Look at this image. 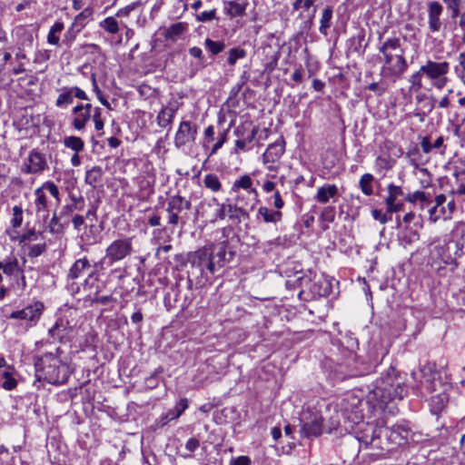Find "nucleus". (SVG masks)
<instances>
[{"instance_id": "f257e3e1", "label": "nucleus", "mask_w": 465, "mask_h": 465, "mask_svg": "<svg viewBox=\"0 0 465 465\" xmlns=\"http://www.w3.org/2000/svg\"><path fill=\"white\" fill-rule=\"evenodd\" d=\"M235 254V248L228 240H223L189 253L187 260L189 265L187 270V292L182 296L178 283L173 288V302L178 303L177 306L180 310L187 309L194 299L192 290L202 287L216 273H220L222 269L233 260Z\"/></svg>"}, {"instance_id": "f03ea898", "label": "nucleus", "mask_w": 465, "mask_h": 465, "mask_svg": "<svg viewBox=\"0 0 465 465\" xmlns=\"http://www.w3.org/2000/svg\"><path fill=\"white\" fill-rule=\"evenodd\" d=\"M407 394L405 378L393 367L382 373L371 385L367 401L374 408L384 410L391 402L401 401Z\"/></svg>"}, {"instance_id": "7ed1b4c3", "label": "nucleus", "mask_w": 465, "mask_h": 465, "mask_svg": "<svg viewBox=\"0 0 465 465\" xmlns=\"http://www.w3.org/2000/svg\"><path fill=\"white\" fill-rule=\"evenodd\" d=\"M46 352L34 357L35 378L38 381H46L53 385H60L66 382L70 376L69 366L64 362L57 352Z\"/></svg>"}, {"instance_id": "20e7f679", "label": "nucleus", "mask_w": 465, "mask_h": 465, "mask_svg": "<svg viewBox=\"0 0 465 465\" xmlns=\"http://www.w3.org/2000/svg\"><path fill=\"white\" fill-rule=\"evenodd\" d=\"M378 50L383 56V70H386L389 75L401 77L407 71L409 64L399 37L385 39Z\"/></svg>"}, {"instance_id": "39448f33", "label": "nucleus", "mask_w": 465, "mask_h": 465, "mask_svg": "<svg viewBox=\"0 0 465 465\" xmlns=\"http://www.w3.org/2000/svg\"><path fill=\"white\" fill-rule=\"evenodd\" d=\"M295 284L302 288L299 296L305 294L308 291L307 295L310 299L325 297L331 292L330 280L323 276L319 278L314 277L313 281L308 275L298 276L295 279Z\"/></svg>"}, {"instance_id": "423d86ee", "label": "nucleus", "mask_w": 465, "mask_h": 465, "mask_svg": "<svg viewBox=\"0 0 465 465\" xmlns=\"http://www.w3.org/2000/svg\"><path fill=\"white\" fill-rule=\"evenodd\" d=\"M191 207L190 200L180 194L171 195L167 199L166 207L168 223L173 227L179 223L184 224L187 220V213L191 210Z\"/></svg>"}, {"instance_id": "0eeeda50", "label": "nucleus", "mask_w": 465, "mask_h": 465, "mask_svg": "<svg viewBox=\"0 0 465 465\" xmlns=\"http://www.w3.org/2000/svg\"><path fill=\"white\" fill-rule=\"evenodd\" d=\"M132 238L125 237L116 239L112 242L105 249V255L104 261L109 265L120 262L130 256L133 252Z\"/></svg>"}, {"instance_id": "6e6552de", "label": "nucleus", "mask_w": 465, "mask_h": 465, "mask_svg": "<svg viewBox=\"0 0 465 465\" xmlns=\"http://www.w3.org/2000/svg\"><path fill=\"white\" fill-rule=\"evenodd\" d=\"M44 310V304L36 302L22 310L15 311L9 315V319L17 320L18 323L25 330L36 324Z\"/></svg>"}, {"instance_id": "1a4fd4ad", "label": "nucleus", "mask_w": 465, "mask_h": 465, "mask_svg": "<svg viewBox=\"0 0 465 465\" xmlns=\"http://www.w3.org/2000/svg\"><path fill=\"white\" fill-rule=\"evenodd\" d=\"M302 433L306 438L318 437L322 432V418L316 411H304L300 420Z\"/></svg>"}, {"instance_id": "9d476101", "label": "nucleus", "mask_w": 465, "mask_h": 465, "mask_svg": "<svg viewBox=\"0 0 465 465\" xmlns=\"http://www.w3.org/2000/svg\"><path fill=\"white\" fill-rule=\"evenodd\" d=\"M197 135L196 124L190 121H182L174 135V145L180 149L187 143H193Z\"/></svg>"}, {"instance_id": "9b49d317", "label": "nucleus", "mask_w": 465, "mask_h": 465, "mask_svg": "<svg viewBox=\"0 0 465 465\" xmlns=\"http://www.w3.org/2000/svg\"><path fill=\"white\" fill-rule=\"evenodd\" d=\"M225 203H220L217 198L213 197L202 203V216L210 223L225 219Z\"/></svg>"}, {"instance_id": "f8f14e48", "label": "nucleus", "mask_w": 465, "mask_h": 465, "mask_svg": "<svg viewBox=\"0 0 465 465\" xmlns=\"http://www.w3.org/2000/svg\"><path fill=\"white\" fill-rule=\"evenodd\" d=\"M91 267L90 261L86 257L76 260L68 271L66 275L67 287L72 292H78L80 286L74 282L82 274Z\"/></svg>"}, {"instance_id": "ddd939ff", "label": "nucleus", "mask_w": 465, "mask_h": 465, "mask_svg": "<svg viewBox=\"0 0 465 465\" xmlns=\"http://www.w3.org/2000/svg\"><path fill=\"white\" fill-rule=\"evenodd\" d=\"M48 169L45 154L33 150L30 152L27 161L23 164L21 170L24 173H39Z\"/></svg>"}, {"instance_id": "4468645a", "label": "nucleus", "mask_w": 465, "mask_h": 465, "mask_svg": "<svg viewBox=\"0 0 465 465\" xmlns=\"http://www.w3.org/2000/svg\"><path fill=\"white\" fill-rule=\"evenodd\" d=\"M240 201L241 196L237 195L236 203H231L229 199L225 202V217H228L232 223L236 224L250 218L249 212L239 204Z\"/></svg>"}, {"instance_id": "2eb2a0df", "label": "nucleus", "mask_w": 465, "mask_h": 465, "mask_svg": "<svg viewBox=\"0 0 465 465\" xmlns=\"http://www.w3.org/2000/svg\"><path fill=\"white\" fill-rule=\"evenodd\" d=\"M449 71L450 64L446 61L434 62L428 60L425 64L420 66V73H424V75H426L431 81L435 78H440L443 75H446Z\"/></svg>"}, {"instance_id": "dca6fc26", "label": "nucleus", "mask_w": 465, "mask_h": 465, "mask_svg": "<svg viewBox=\"0 0 465 465\" xmlns=\"http://www.w3.org/2000/svg\"><path fill=\"white\" fill-rule=\"evenodd\" d=\"M381 433L389 436L394 441L399 440L398 443L401 444V440H405L408 438L409 428L401 424L393 425L391 428H379L373 430L371 441H372L375 437L379 438Z\"/></svg>"}, {"instance_id": "f3484780", "label": "nucleus", "mask_w": 465, "mask_h": 465, "mask_svg": "<svg viewBox=\"0 0 465 465\" xmlns=\"http://www.w3.org/2000/svg\"><path fill=\"white\" fill-rule=\"evenodd\" d=\"M285 152V141L281 136L276 142L268 145L266 151L262 154L264 163H274L278 162Z\"/></svg>"}, {"instance_id": "a211bd4d", "label": "nucleus", "mask_w": 465, "mask_h": 465, "mask_svg": "<svg viewBox=\"0 0 465 465\" xmlns=\"http://www.w3.org/2000/svg\"><path fill=\"white\" fill-rule=\"evenodd\" d=\"M442 11L443 7L439 2L431 1L428 4V24L430 32L437 33L440 30Z\"/></svg>"}, {"instance_id": "6ab92c4d", "label": "nucleus", "mask_w": 465, "mask_h": 465, "mask_svg": "<svg viewBox=\"0 0 465 465\" xmlns=\"http://www.w3.org/2000/svg\"><path fill=\"white\" fill-rule=\"evenodd\" d=\"M420 386L425 389L427 392H433L437 391V386L440 385L438 380V372L432 370L430 366H424L421 370Z\"/></svg>"}, {"instance_id": "aec40b11", "label": "nucleus", "mask_w": 465, "mask_h": 465, "mask_svg": "<svg viewBox=\"0 0 465 465\" xmlns=\"http://www.w3.org/2000/svg\"><path fill=\"white\" fill-rule=\"evenodd\" d=\"M338 196V187L335 184L325 183L318 188L314 199L320 203H327L331 199H335Z\"/></svg>"}, {"instance_id": "412c9836", "label": "nucleus", "mask_w": 465, "mask_h": 465, "mask_svg": "<svg viewBox=\"0 0 465 465\" xmlns=\"http://www.w3.org/2000/svg\"><path fill=\"white\" fill-rule=\"evenodd\" d=\"M92 114L88 112L81 111L77 109L75 105L72 109V127L78 132H82L85 129L87 123L91 120Z\"/></svg>"}, {"instance_id": "4be33fe9", "label": "nucleus", "mask_w": 465, "mask_h": 465, "mask_svg": "<svg viewBox=\"0 0 465 465\" xmlns=\"http://www.w3.org/2000/svg\"><path fill=\"white\" fill-rule=\"evenodd\" d=\"M35 212L38 217H42L43 220H46L49 216V203L45 193L42 192V189L35 190Z\"/></svg>"}, {"instance_id": "5701e85b", "label": "nucleus", "mask_w": 465, "mask_h": 465, "mask_svg": "<svg viewBox=\"0 0 465 465\" xmlns=\"http://www.w3.org/2000/svg\"><path fill=\"white\" fill-rule=\"evenodd\" d=\"M260 219L263 223L276 224L282 221V213L278 210H272L266 206H261L257 212V220Z\"/></svg>"}, {"instance_id": "b1692460", "label": "nucleus", "mask_w": 465, "mask_h": 465, "mask_svg": "<svg viewBox=\"0 0 465 465\" xmlns=\"http://www.w3.org/2000/svg\"><path fill=\"white\" fill-rule=\"evenodd\" d=\"M0 268L3 273L11 278L15 277L23 269L15 256H8L0 262Z\"/></svg>"}, {"instance_id": "393cba45", "label": "nucleus", "mask_w": 465, "mask_h": 465, "mask_svg": "<svg viewBox=\"0 0 465 465\" xmlns=\"http://www.w3.org/2000/svg\"><path fill=\"white\" fill-rule=\"evenodd\" d=\"M239 189L245 190L249 194L253 195L255 200L258 197V192L254 187H252V180L248 174H245L233 182L232 191L237 192Z\"/></svg>"}, {"instance_id": "a878e982", "label": "nucleus", "mask_w": 465, "mask_h": 465, "mask_svg": "<svg viewBox=\"0 0 465 465\" xmlns=\"http://www.w3.org/2000/svg\"><path fill=\"white\" fill-rule=\"evenodd\" d=\"M64 29V25L61 21H55L54 24L50 27L47 34V43L52 45L61 46L62 42L60 41L59 34Z\"/></svg>"}, {"instance_id": "bb28decb", "label": "nucleus", "mask_w": 465, "mask_h": 465, "mask_svg": "<svg viewBox=\"0 0 465 465\" xmlns=\"http://www.w3.org/2000/svg\"><path fill=\"white\" fill-rule=\"evenodd\" d=\"M94 18V8L91 6L85 7L80 12L74 19V24L80 30H83L87 24Z\"/></svg>"}, {"instance_id": "cd10ccee", "label": "nucleus", "mask_w": 465, "mask_h": 465, "mask_svg": "<svg viewBox=\"0 0 465 465\" xmlns=\"http://www.w3.org/2000/svg\"><path fill=\"white\" fill-rule=\"evenodd\" d=\"M332 14L333 8L331 5H327L322 13L319 31L325 36L328 35V30L331 26Z\"/></svg>"}, {"instance_id": "c85d7f7f", "label": "nucleus", "mask_w": 465, "mask_h": 465, "mask_svg": "<svg viewBox=\"0 0 465 465\" xmlns=\"http://www.w3.org/2000/svg\"><path fill=\"white\" fill-rule=\"evenodd\" d=\"M176 113V108L173 107H163L158 114L156 117V121L159 126L166 127L170 125L173 120V117Z\"/></svg>"}, {"instance_id": "c756f323", "label": "nucleus", "mask_w": 465, "mask_h": 465, "mask_svg": "<svg viewBox=\"0 0 465 465\" xmlns=\"http://www.w3.org/2000/svg\"><path fill=\"white\" fill-rule=\"evenodd\" d=\"M103 174L104 171L102 167L94 166L92 169L86 172L84 181L93 188H96L98 183L102 182Z\"/></svg>"}, {"instance_id": "7c9ffc66", "label": "nucleus", "mask_w": 465, "mask_h": 465, "mask_svg": "<svg viewBox=\"0 0 465 465\" xmlns=\"http://www.w3.org/2000/svg\"><path fill=\"white\" fill-rule=\"evenodd\" d=\"M186 29L187 25L185 23H175L165 29L164 37L167 40L175 41Z\"/></svg>"}, {"instance_id": "2f4dec72", "label": "nucleus", "mask_w": 465, "mask_h": 465, "mask_svg": "<svg viewBox=\"0 0 465 465\" xmlns=\"http://www.w3.org/2000/svg\"><path fill=\"white\" fill-rule=\"evenodd\" d=\"M373 182L374 176L371 173H367L361 175L359 181V187L364 195L371 196L373 194Z\"/></svg>"}, {"instance_id": "473e14b6", "label": "nucleus", "mask_w": 465, "mask_h": 465, "mask_svg": "<svg viewBox=\"0 0 465 465\" xmlns=\"http://www.w3.org/2000/svg\"><path fill=\"white\" fill-rule=\"evenodd\" d=\"M82 32L78 27L72 24L64 35L62 45L66 48H71L78 35Z\"/></svg>"}, {"instance_id": "72a5a7b5", "label": "nucleus", "mask_w": 465, "mask_h": 465, "mask_svg": "<svg viewBox=\"0 0 465 465\" xmlns=\"http://www.w3.org/2000/svg\"><path fill=\"white\" fill-rule=\"evenodd\" d=\"M63 143L66 148L73 150L74 153H80L84 148V141L78 136H66L64 138Z\"/></svg>"}, {"instance_id": "f704fd0d", "label": "nucleus", "mask_w": 465, "mask_h": 465, "mask_svg": "<svg viewBox=\"0 0 465 465\" xmlns=\"http://www.w3.org/2000/svg\"><path fill=\"white\" fill-rule=\"evenodd\" d=\"M227 55H228L227 56V64L230 66H233V65H235V64L237 63L238 60L243 59L246 57L247 51L245 49L242 48L241 46H236V47L231 48L227 52Z\"/></svg>"}, {"instance_id": "c9c22d12", "label": "nucleus", "mask_w": 465, "mask_h": 465, "mask_svg": "<svg viewBox=\"0 0 465 465\" xmlns=\"http://www.w3.org/2000/svg\"><path fill=\"white\" fill-rule=\"evenodd\" d=\"M49 231L53 234H62L67 226L64 224L57 213L54 212L48 223Z\"/></svg>"}, {"instance_id": "e433bc0d", "label": "nucleus", "mask_w": 465, "mask_h": 465, "mask_svg": "<svg viewBox=\"0 0 465 465\" xmlns=\"http://www.w3.org/2000/svg\"><path fill=\"white\" fill-rule=\"evenodd\" d=\"M204 46L212 55H217L225 49L226 45L223 41H213L210 38H206Z\"/></svg>"}, {"instance_id": "4c0bfd02", "label": "nucleus", "mask_w": 465, "mask_h": 465, "mask_svg": "<svg viewBox=\"0 0 465 465\" xmlns=\"http://www.w3.org/2000/svg\"><path fill=\"white\" fill-rule=\"evenodd\" d=\"M74 101V97L71 92L70 87H64L62 89V93L58 95L55 101V105L57 107H66L71 104Z\"/></svg>"}, {"instance_id": "58836bf2", "label": "nucleus", "mask_w": 465, "mask_h": 465, "mask_svg": "<svg viewBox=\"0 0 465 465\" xmlns=\"http://www.w3.org/2000/svg\"><path fill=\"white\" fill-rule=\"evenodd\" d=\"M23 249L29 257L35 258L45 252L46 249V244L45 242L35 244H25L23 246Z\"/></svg>"}, {"instance_id": "ea45409f", "label": "nucleus", "mask_w": 465, "mask_h": 465, "mask_svg": "<svg viewBox=\"0 0 465 465\" xmlns=\"http://www.w3.org/2000/svg\"><path fill=\"white\" fill-rule=\"evenodd\" d=\"M203 182V185L212 192H219L222 189V183L214 173L206 174Z\"/></svg>"}, {"instance_id": "a19ab883", "label": "nucleus", "mask_w": 465, "mask_h": 465, "mask_svg": "<svg viewBox=\"0 0 465 465\" xmlns=\"http://www.w3.org/2000/svg\"><path fill=\"white\" fill-rule=\"evenodd\" d=\"M387 193L388 195L385 198V203L396 202L399 197L405 196L402 188L399 185H395L394 183H390L387 186Z\"/></svg>"}, {"instance_id": "79ce46f5", "label": "nucleus", "mask_w": 465, "mask_h": 465, "mask_svg": "<svg viewBox=\"0 0 465 465\" xmlns=\"http://www.w3.org/2000/svg\"><path fill=\"white\" fill-rule=\"evenodd\" d=\"M99 26L109 34H116L119 31V25L113 16L106 17L99 23Z\"/></svg>"}, {"instance_id": "37998d69", "label": "nucleus", "mask_w": 465, "mask_h": 465, "mask_svg": "<svg viewBox=\"0 0 465 465\" xmlns=\"http://www.w3.org/2000/svg\"><path fill=\"white\" fill-rule=\"evenodd\" d=\"M188 408V401L186 398L181 399L176 405L168 411L171 419L179 418L183 412Z\"/></svg>"}, {"instance_id": "c03bdc74", "label": "nucleus", "mask_w": 465, "mask_h": 465, "mask_svg": "<svg viewBox=\"0 0 465 465\" xmlns=\"http://www.w3.org/2000/svg\"><path fill=\"white\" fill-rule=\"evenodd\" d=\"M229 127L227 129L223 130L218 134V140L217 142L213 145L208 157L213 156L215 154L219 149L223 147V145L227 142L228 140V134H229Z\"/></svg>"}, {"instance_id": "a18cd8bd", "label": "nucleus", "mask_w": 465, "mask_h": 465, "mask_svg": "<svg viewBox=\"0 0 465 465\" xmlns=\"http://www.w3.org/2000/svg\"><path fill=\"white\" fill-rule=\"evenodd\" d=\"M43 193L48 192L56 202V205L60 203V192L56 184L53 182H45L41 187Z\"/></svg>"}, {"instance_id": "49530a36", "label": "nucleus", "mask_w": 465, "mask_h": 465, "mask_svg": "<svg viewBox=\"0 0 465 465\" xmlns=\"http://www.w3.org/2000/svg\"><path fill=\"white\" fill-rule=\"evenodd\" d=\"M336 209L334 206H325L321 213L320 221L327 223H333L335 220Z\"/></svg>"}, {"instance_id": "de8ad7c7", "label": "nucleus", "mask_w": 465, "mask_h": 465, "mask_svg": "<svg viewBox=\"0 0 465 465\" xmlns=\"http://www.w3.org/2000/svg\"><path fill=\"white\" fill-rule=\"evenodd\" d=\"M446 202V196L444 194H439L435 197L436 205L430 210V219L432 222H437L440 218V214H437L438 208L440 207Z\"/></svg>"}, {"instance_id": "09e8293b", "label": "nucleus", "mask_w": 465, "mask_h": 465, "mask_svg": "<svg viewBox=\"0 0 465 465\" xmlns=\"http://www.w3.org/2000/svg\"><path fill=\"white\" fill-rule=\"evenodd\" d=\"M17 385L16 380L8 371H5L2 374L1 386L7 391L15 389Z\"/></svg>"}, {"instance_id": "8fccbe9b", "label": "nucleus", "mask_w": 465, "mask_h": 465, "mask_svg": "<svg viewBox=\"0 0 465 465\" xmlns=\"http://www.w3.org/2000/svg\"><path fill=\"white\" fill-rule=\"evenodd\" d=\"M423 74L424 73H420V69L410 76L409 83L411 84V91H419L422 88L421 79Z\"/></svg>"}, {"instance_id": "3c124183", "label": "nucleus", "mask_w": 465, "mask_h": 465, "mask_svg": "<svg viewBox=\"0 0 465 465\" xmlns=\"http://www.w3.org/2000/svg\"><path fill=\"white\" fill-rule=\"evenodd\" d=\"M41 235V232H37L35 230H29L19 237V243L22 244V247L25 244H31L30 242H36Z\"/></svg>"}, {"instance_id": "603ef678", "label": "nucleus", "mask_w": 465, "mask_h": 465, "mask_svg": "<svg viewBox=\"0 0 465 465\" xmlns=\"http://www.w3.org/2000/svg\"><path fill=\"white\" fill-rule=\"evenodd\" d=\"M229 14L231 16H242L245 15L246 5H242L234 1L228 3Z\"/></svg>"}, {"instance_id": "864d4df0", "label": "nucleus", "mask_w": 465, "mask_h": 465, "mask_svg": "<svg viewBox=\"0 0 465 465\" xmlns=\"http://www.w3.org/2000/svg\"><path fill=\"white\" fill-rule=\"evenodd\" d=\"M252 126L253 125L252 121H244L237 127H235L233 134L238 138H244V136L249 133V131H251Z\"/></svg>"}, {"instance_id": "5fc2aeb1", "label": "nucleus", "mask_w": 465, "mask_h": 465, "mask_svg": "<svg viewBox=\"0 0 465 465\" xmlns=\"http://www.w3.org/2000/svg\"><path fill=\"white\" fill-rule=\"evenodd\" d=\"M404 199L406 202H409V203H415L417 202H421V203H425L428 201V196L426 195V193L422 191H416L414 193H408L404 196Z\"/></svg>"}, {"instance_id": "6e6d98bb", "label": "nucleus", "mask_w": 465, "mask_h": 465, "mask_svg": "<svg viewBox=\"0 0 465 465\" xmlns=\"http://www.w3.org/2000/svg\"><path fill=\"white\" fill-rule=\"evenodd\" d=\"M13 211V218L11 220V224L13 228H18L22 225L23 223V209L21 206L15 205L12 209Z\"/></svg>"}, {"instance_id": "4d7b16f0", "label": "nucleus", "mask_w": 465, "mask_h": 465, "mask_svg": "<svg viewBox=\"0 0 465 465\" xmlns=\"http://www.w3.org/2000/svg\"><path fill=\"white\" fill-rule=\"evenodd\" d=\"M280 57L281 52L280 49H278L277 51L273 52V54L270 56L269 61L265 64L264 70L268 73L273 72L277 68Z\"/></svg>"}, {"instance_id": "13d9d810", "label": "nucleus", "mask_w": 465, "mask_h": 465, "mask_svg": "<svg viewBox=\"0 0 465 465\" xmlns=\"http://www.w3.org/2000/svg\"><path fill=\"white\" fill-rule=\"evenodd\" d=\"M92 84H93L94 92L95 93V94H96L98 100L100 101V103L103 105H104L106 108H108L109 110H112L111 104L106 100V98L103 95L102 91L100 90V88H99V86H98V84L96 83V79H95L94 74H92Z\"/></svg>"}, {"instance_id": "bf43d9fd", "label": "nucleus", "mask_w": 465, "mask_h": 465, "mask_svg": "<svg viewBox=\"0 0 465 465\" xmlns=\"http://www.w3.org/2000/svg\"><path fill=\"white\" fill-rule=\"evenodd\" d=\"M371 215L374 220L379 221L382 224L388 223L392 217L391 213L388 212V209L385 213H382L379 209H374L371 212Z\"/></svg>"}, {"instance_id": "052dcab7", "label": "nucleus", "mask_w": 465, "mask_h": 465, "mask_svg": "<svg viewBox=\"0 0 465 465\" xmlns=\"http://www.w3.org/2000/svg\"><path fill=\"white\" fill-rule=\"evenodd\" d=\"M73 213L72 207L68 204L62 206L59 213H57V215L60 217L64 224H65L67 227L71 222L72 219H70L71 215Z\"/></svg>"}, {"instance_id": "680f3d73", "label": "nucleus", "mask_w": 465, "mask_h": 465, "mask_svg": "<svg viewBox=\"0 0 465 465\" xmlns=\"http://www.w3.org/2000/svg\"><path fill=\"white\" fill-rule=\"evenodd\" d=\"M316 0H295L292 4V9L298 11L302 9L304 11H310L314 5Z\"/></svg>"}, {"instance_id": "e2e57ef3", "label": "nucleus", "mask_w": 465, "mask_h": 465, "mask_svg": "<svg viewBox=\"0 0 465 465\" xmlns=\"http://www.w3.org/2000/svg\"><path fill=\"white\" fill-rule=\"evenodd\" d=\"M447 7L451 11V17L456 18L460 15V0H443Z\"/></svg>"}, {"instance_id": "0e129e2a", "label": "nucleus", "mask_w": 465, "mask_h": 465, "mask_svg": "<svg viewBox=\"0 0 465 465\" xmlns=\"http://www.w3.org/2000/svg\"><path fill=\"white\" fill-rule=\"evenodd\" d=\"M214 126L209 125L203 132V146L207 147L214 140Z\"/></svg>"}, {"instance_id": "69168bd1", "label": "nucleus", "mask_w": 465, "mask_h": 465, "mask_svg": "<svg viewBox=\"0 0 465 465\" xmlns=\"http://www.w3.org/2000/svg\"><path fill=\"white\" fill-rule=\"evenodd\" d=\"M13 281H14V285H16L17 289L21 290V291H24L26 287V281H25V276L24 274V269H22L20 271V272H18L16 274L15 277H13L12 278Z\"/></svg>"}, {"instance_id": "338daca9", "label": "nucleus", "mask_w": 465, "mask_h": 465, "mask_svg": "<svg viewBox=\"0 0 465 465\" xmlns=\"http://www.w3.org/2000/svg\"><path fill=\"white\" fill-rule=\"evenodd\" d=\"M375 164L381 169H391L392 164L389 156L380 155L376 158Z\"/></svg>"}, {"instance_id": "774afa93", "label": "nucleus", "mask_w": 465, "mask_h": 465, "mask_svg": "<svg viewBox=\"0 0 465 465\" xmlns=\"http://www.w3.org/2000/svg\"><path fill=\"white\" fill-rule=\"evenodd\" d=\"M229 465H252V460L248 456H239L236 458H232L230 460Z\"/></svg>"}]
</instances>
